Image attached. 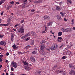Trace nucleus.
Instances as JSON below:
<instances>
[{
    "label": "nucleus",
    "instance_id": "49",
    "mask_svg": "<svg viewBox=\"0 0 75 75\" xmlns=\"http://www.w3.org/2000/svg\"><path fill=\"white\" fill-rule=\"evenodd\" d=\"M62 59H65V58H66V57H65V56H63L62 57Z\"/></svg>",
    "mask_w": 75,
    "mask_h": 75
},
{
    "label": "nucleus",
    "instance_id": "57",
    "mask_svg": "<svg viewBox=\"0 0 75 75\" xmlns=\"http://www.w3.org/2000/svg\"><path fill=\"white\" fill-rule=\"evenodd\" d=\"M14 3V2H13V1H12L10 3V4H13Z\"/></svg>",
    "mask_w": 75,
    "mask_h": 75
},
{
    "label": "nucleus",
    "instance_id": "8",
    "mask_svg": "<svg viewBox=\"0 0 75 75\" xmlns=\"http://www.w3.org/2000/svg\"><path fill=\"white\" fill-rule=\"evenodd\" d=\"M69 74L70 75H75V71L71 70L70 71Z\"/></svg>",
    "mask_w": 75,
    "mask_h": 75
},
{
    "label": "nucleus",
    "instance_id": "19",
    "mask_svg": "<svg viewBox=\"0 0 75 75\" xmlns=\"http://www.w3.org/2000/svg\"><path fill=\"white\" fill-rule=\"evenodd\" d=\"M47 25L48 26H49L50 25V26H51V25H52V24H51V23H47Z\"/></svg>",
    "mask_w": 75,
    "mask_h": 75
},
{
    "label": "nucleus",
    "instance_id": "50",
    "mask_svg": "<svg viewBox=\"0 0 75 75\" xmlns=\"http://www.w3.org/2000/svg\"><path fill=\"white\" fill-rule=\"evenodd\" d=\"M65 32L67 33V32H68V31H68V30L67 29H65Z\"/></svg>",
    "mask_w": 75,
    "mask_h": 75
},
{
    "label": "nucleus",
    "instance_id": "22",
    "mask_svg": "<svg viewBox=\"0 0 75 75\" xmlns=\"http://www.w3.org/2000/svg\"><path fill=\"white\" fill-rule=\"evenodd\" d=\"M44 42H45V41H42L40 42V44L41 45H42L44 43Z\"/></svg>",
    "mask_w": 75,
    "mask_h": 75
},
{
    "label": "nucleus",
    "instance_id": "31",
    "mask_svg": "<svg viewBox=\"0 0 75 75\" xmlns=\"http://www.w3.org/2000/svg\"><path fill=\"white\" fill-rule=\"evenodd\" d=\"M69 51V55H70V56L71 55H72V53L70 51Z\"/></svg>",
    "mask_w": 75,
    "mask_h": 75
},
{
    "label": "nucleus",
    "instance_id": "29",
    "mask_svg": "<svg viewBox=\"0 0 75 75\" xmlns=\"http://www.w3.org/2000/svg\"><path fill=\"white\" fill-rule=\"evenodd\" d=\"M68 29H69V30H68L69 32H71V31H72V28H69Z\"/></svg>",
    "mask_w": 75,
    "mask_h": 75
},
{
    "label": "nucleus",
    "instance_id": "5",
    "mask_svg": "<svg viewBox=\"0 0 75 75\" xmlns=\"http://www.w3.org/2000/svg\"><path fill=\"white\" fill-rule=\"evenodd\" d=\"M44 48H45V45H41L40 50H42V52H43L44 51Z\"/></svg>",
    "mask_w": 75,
    "mask_h": 75
},
{
    "label": "nucleus",
    "instance_id": "35",
    "mask_svg": "<svg viewBox=\"0 0 75 75\" xmlns=\"http://www.w3.org/2000/svg\"><path fill=\"white\" fill-rule=\"evenodd\" d=\"M18 54L20 55V54H22V52H18Z\"/></svg>",
    "mask_w": 75,
    "mask_h": 75
},
{
    "label": "nucleus",
    "instance_id": "45",
    "mask_svg": "<svg viewBox=\"0 0 75 75\" xmlns=\"http://www.w3.org/2000/svg\"><path fill=\"white\" fill-rule=\"evenodd\" d=\"M32 53L33 54H36L37 53V52H36L35 51H33L32 52Z\"/></svg>",
    "mask_w": 75,
    "mask_h": 75
},
{
    "label": "nucleus",
    "instance_id": "1",
    "mask_svg": "<svg viewBox=\"0 0 75 75\" xmlns=\"http://www.w3.org/2000/svg\"><path fill=\"white\" fill-rule=\"evenodd\" d=\"M57 48H58V45L57 44H55L54 45L52 46L51 48V50L52 51H53V50H56Z\"/></svg>",
    "mask_w": 75,
    "mask_h": 75
},
{
    "label": "nucleus",
    "instance_id": "60",
    "mask_svg": "<svg viewBox=\"0 0 75 75\" xmlns=\"http://www.w3.org/2000/svg\"><path fill=\"white\" fill-rule=\"evenodd\" d=\"M41 71H39L38 72V74H41Z\"/></svg>",
    "mask_w": 75,
    "mask_h": 75
},
{
    "label": "nucleus",
    "instance_id": "18",
    "mask_svg": "<svg viewBox=\"0 0 75 75\" xmlns=\"http://www.w3.org/2000/svg\"><path fill=\"white\" fill-rule=\"evenodd\" d=\"M42 0H39L38 1H35V3H41V2H42Z\"/></svg>",
    "mask_w": 75,
    "mask_h": 75
},
{
    "label": "nucleus",
    "instance_id": "11",
    "mask_svg": "<svg viewBox=\"0 0 75 75\" xmlns=\"http://www.w3.org/2000/svg\"><path fill=\"white\" fill-rule=\"evenodd\" d=\"M23 64L24 65H26V66H28V64L27 62L26 61H25L23 62Z\"/></svg>",
    "mask_w": 75,
    "mask_h": 75
},
{
    "label": "nucleus",
    "instance_id": "61",
    "mask_svg": "<svg viewBox=\"0 0 75 75\" xmlns=\"http://www.w3.org/2000/svg\"><path fill=\"white\" fill-rule=\"evenodd\" d=\"M0 49L1 50H4V49L3 48L1 47H0Z\"/></svg>",
    "mask_w": 75,
    "mask_h": 75
},
{
    "label": "nucleus",
    "instance_id": "46",
    "mask_svg": "<svg viewBox=\"0 0 75 75\" xmlns=\"http://www.w3.org/2000/svg\"><path fill=\"white\" fill-rule=\"evenodd\" d=\"M58 39H59V40H61L62 39V37H58Z\"/></svg>",
    "mask_w": 75,
    "mask_h": 75
},
{
    "label": "nucleus",
    "instance_id": "23",
    "mask_svg": "<svg viewBox=\"0 0 75 75\" xmlns=\"http://www.w3.org/2000/svg\"><path fill=\"white\" fill-rule=\"evenodd\" d=\"M11 7H12V6H11L10 5L9 6H8L7 7V10H9L10 8H11Z\"/></svg>",
    "mask_w": 75,
    "mask_h": 75
},
{
    "label": "nucleus",
    "instance_id": "38",
    "mask_svg": "<svg viewBox=\"0 0 75 75\" xmlns=\"http://www.w3.org/2000/svg\"><path fill=\"white\" fill-rule=\"evenodd\" d=\"M14 35L12 34L11 35V38H14Z\"/></svg>",
    "mask_w": 75,
    "mask_h": 75
},
{
    "label": "nucleus",
    "instance_id": "10",
    "mask_svg": "<svg viewBox=\"0 0 75 75\" xmlns=\"http://www.w3.org/2000/svg\"><path fill=\"white\" fill-rule=\"evenodd\" d=\"M10 25V23H7L6 24H1L0 25V26H8Z\"/></svg>",
    "mask_w": 75,
    "mask_h": 75
},
{
    "label": "nucleus",
    "instance_id": "58",
    "mask_svg": "<svg viewBox=\"0 0 75 75\" xmlns=\"http://www.w3.org/2000/svg\"><path fill=\"white\" fill-rule=\"evenodd\" d=\"M6 55H7V56L8 55H9V53L8 52H7L6 53Z\"/></svg>",
    "mask_w": 75,
    "mask_h": 75
},
{
    "label": "nucleus",
    "instance_id": "14",
    "mask_svg": "<svg viewBox=\"0 0 75 75\" xmlns=\"http://www.w3.org/2000/svg\"><path fill=\"white\" fill-rule=\"evenodd\" d=\"M62 32H59L58 33V36H59V37H60V36H61V35H62Z\"/></svg>",
    "mask_w": 75,
    "mask_h": 75
},
{
    "label": "nucleus",
    "instance_id": "63",
    "mask_svg": "<svg viewBox=\"0 0 75 75\" xmlns=\"http://www.w3.org/2000/svg\"><path fill=\"white\" fill-rule=\"evenodd\" d=\"M73 44H71L70 45V47H72L73 46Z\"/></svg>",
    "mask_w": 75,
    "mask_h": 75
},
{
    "label": "nucleus",
    "instance_id": "6",
    "mask_svg": "<svg viewBox=\"0 0 75 75\" xmlns=\"http://www.w3.org/2000/svg\"><path fill=\"white\" fill-rule=\"evenodd\" d=\"M50 19V17L48 16H47V15H45L44 16V20H48Z\"/></svg>",
    "mask_w": 75,
    "mask_h": 75
},
{
    "label": "nucleus",
    "instance_id": "42",
    "mask_svg": "<svg viewBox=\"0 0 75 75\" xmlns=\"http://www.w3.org/2000/svg\"><path fill=\"white\" fill-rule=\"evenodd\" d=\"M57 67V65H55L53 67V69H54L55 68H56V67Z\"/></svg>",
    "mask_w": 75,
    "mask_h": 75
},
{
    "label": "nucleus",
    "instance_id": "34",
    "mask_svg": "<svg viewBox=\"0 0 75 75\" xmlns=\"http://www.w3.org/2000/svg\"><path fill=\"white\" fill-rule=\"evenodd\" d=\"M20 4V2H16L15 3V5H16V4Z\"/></svg>",
    "mask_w": 75,
    "mask_h": 75
},
{
    "label": "nucleus",
    "instance_id": "26",
    "mask_svg": "<svg viewBox=\"0 0 75 75\" xmlns=\"http://www.w3.org/2000/svg\"><path fill=\"white\" fill-rule=\"evenodd\" d=\"M60 13L61 14V15L62 16H64V13H62V12H60Z\"/></svg>",
    "mask_w": 75,
    "mask_h": 75
},
{
    "label": "nucleus",
    "instance_id": "44",
    "mask_svg": "<svg viewBox=\"0 0 75 75\" xmlns=\"http://www.w3.org/2000/svg\"><path fill=\"white\" fill-rule=\"evenodd\" d=\"M3 57V55L2 54H1L0 56V58H1Z\"/></svg>",
    "mask_w": 75,
    "mask_h": 75
},
{
    "label": "nucleus",
    "instance_id": "4",
    "mask_svg": "<svg viewBox=\"0 0 75 75\" xmlns=\"http://www.w3.org/2000/svg\"><path fill=\"white\" fill-rule=\"evenodd\" d=\"M31 33L32 34V36L33 37H35V38H36L37 37V34L35 33L32 31L31 32Z\"/></svg>",
    "mask_w": 75,
    "mask_h": 75
},
{
    "label": "nucleus",
    "instance_id": "16",
    "mask_svg": "<svg viewBox=\"0 0 75 75\" xmlns=\"http://www.w3.org/2000/svg\"><path fill=\"white\" fill-rule=\"evenodd\" d=\"M67 1L68 4H69V3H70V4H72V2L71 1V0H67Z\"/></svg>",
    "mask_w": 75,
    "mask_h": 75
},
{
    "label": "nucleus",
    "instance_id": "9",
    "mask_svg": "<svg viewBox=\"0 0 75 75\" xmlns=\"http://www.w3.org/2000/svg\"><path fill=\"white\" fill-rule=\"evenodd\" d=\"M30 59H31L33 62H35V59L33 58V57H31L30 58Z\"/></svg>",
    "mask_w": 75,
    "mask_h": 75
},
{
    "label": "nucleus",
    "instance_id": "25",
    "mask_svg": "<svg viewBox=\"0 0 75 75\" xmlns=\"http://www.w3.org/2000/svg\"><path fill=\"white\" fill-rule=\"evenodd\" d=\"M11 21V19H10V18H8V20H7L8 23H10Z\"/></svg>",
    "mask_w": 75,
    "mask_h": 75
},
{
    "label": "nucleus",
    "instance_id": "2",
    "mask_svg": "<svg viewBox=\"0 0 75 75\" xmlns=\"http://www.w3.org/2000/svg\"><path fill=\"white\" fill-rule=\"evenodd\" d=\"M18 32L19 33H24V28L23 27H21L18 30Z\"/></svg>",
    "mask_w": 75,
    "mask_h": 75
},
{
    "label": "nucleus",
    "instance_id": "43",
    "mask_svg": "<svg viewBox=\"0 0 75 75\" xmlns=\"http://www.w3.org/2000/svg\"><path fill=\"white\" fill-rule=\"evenodd\" d=\"M24 20H22L21 22V23H24Z\"/></svg>",
    "mask_w": 75,
    "mask_h": 75
},
{
    "label": "nucleus",
    "instance_id": "56",
    "mask_svg": "<svg viewBox=\"0 0 75 75\" xmlns=\"http://www.w3.org/2000/svg\"><path fill=\"white\" fill-rule=\"evenodd\" d=\"M63 47V45H62L61 46L59 47V48H61Z\"/></svg>",
    "mask_w": 75,
    "mask_h": 75
},
{
    "label": "nucleus",
    "instance_id": "7",
    "mask_svg": "<svg viewBox=\"0 0 75 75\" xmlns=\"http://www.w3.org/2000/svg\"><path fill=\"white\" fill-rule=\"evenodd\" d=\"M0 45H6V41H2L0 43Z\"/></svg>",
    "mask_w": 75,
    "mask_h": 75
},
{
    "label": "nucleus",
    "instance_id": "15",
    "mask_svg": "<svg viewBox=\"0 0 75 75\" xmlns=\"http://www.w3.org/2000/svg\"><path fill=\"white\" fill-rule=\"evenodd\" d=\"M34 44V41L33 40H31L30 43V45H33Z\"/></svg>",
    "mask_w": 75,
    "mask_h": 75
},
{
    "label": "nucleus",
    "instance_id": "41",
    "mask_svg": "<svg viewBox=\"0 0 75 75\" xmlns=\"http://www.w3.org/2000/svg\"><path fill=\"white\" fill-rule=\"evenodd\" d=\"M11 41H13L14 40V38H11Z\"/></svg>",
    "mask_w": 75,
    "mask_h": 75
},
{
    "label": "nucleus",
    "instance_id": "52",
    "mask_svg": "<svg viewBox=\"0 0 75 75\" xmlns=\"http://www.w3.org/2000/svg\"><path fill=\"white\" fill-rule=\"evenodd\" d=\"M18 25V24H17L15 26V27H16V28L17 27Z\"/></svg>",
    "mask_w": 75,
    "mask_h": 75
},
{
    "label": "nucleus",
    "instance_id": "33",
    "mask_svg": "<svg viewBox=\"0 0 75 75\" xmlns=\"http://www.w3.org/2000/svg\"><path fill=\"white\" fill-rule=\"evenodd\" d=\"M30 33H29L27 34L26 36L28 37V36H30Z\"/></svg>",
    "mask_w": 75,
    "mask_h": 75
},
{
    "label": "nucleus",
    "instance_id": "27",
    "mask_svg": "<svg viewBox=\"0 0 75 75\" xmlns=\"http://www.w3.org/2000/svg\"><path fill=\"white\" fill-rule=\"evenodd\" d=\"M44 28H45V31H47V26H46L45 25L44 26Z\"/></svg>",
    "mask_w": 75,
    "mask_h": 75
},
{
    "label": "nucleus",
    "instance_id": "62",
    "mask_svg": "<svg viewBox=\"0 0 75 75\" xmlns=\"http://www.w3.org/2000/svg\"><path fill=\"white\" fill-rule=\"evenodd\" d=\"M69 47L68 46L67 47V50H69Z\"/></svg>",
    "mask_w": 75,
    "mask_h": 75
},
{
    "label": "nucleus",
    "instance_id": "28",
    "mask_svg": "<svg viewBox=\"0 0 75 75\" xmlns=\"http://www.w3.org/2000/svg\"><path fill=\"white\" fill-rule=\"evenodd\" d=\"M16 46L15 45H14L12 46V47H13V49H14V50H16Z\"/></svg>",
    "mask_w": 75,
    "mask_h": 75
},
{
    "label": "nucleus",
    "instance_id": "48",
    "mask_svg": "<svg viewBox=\"0 0 75 75\" xmlns=\"http://www.w3.org/2000/svg\"><path fill=\"white\" fill-rule=\"evenodd\" d=\"M71 22H74L75 21H74V19H72L71 21Z\"/></svg>",
    "mask_w": 75,
    "mask_h": 75
},
{
    "label": "nucleus",
    "instance_id": "39",
    "mask_svg": "<svg viewBox=\"0 0 75 75\" xmlns=\"http://www.w3.org/2000/svg\"><path fill=\"white\" fill-rule=\"evenodd\" d=\"M23 2L24 3H25V2H27V0H22Z\"/></svg>",
    "mask_w": 75,
    "mask_h": 75
},
{
    "label": "nucleus",
    "instance_id": "37",
    "mask_svg": "<svg viewBox=\"0 0 75 75\" xmlns=\"http://www.w3.org/2000/svg\"><path fill=\"white\" fill-rule=\"evenodd\" d=\"M57 41H58V42H61V40H59V39H57Z\"/></svg>",
    "mask_w": 75,
    "mask_h": 75
},
{
    "label": "nucleus",
    "instance_id": "40",
    "mask_svg": "<svg viewBox=\"0 0 75 75\" xmlns=\"http://www.w3.org/2000/svg\"><path fill=\"white\" fill-rule=\"evenodd\" d=\"M29 39H30V38H27V39H26L25 41H28V40H29Z\"/></svg>",
    "mask_w": 75,
    "mask_h": 75
},
{
    "label": "nucleus",
    "instance_id": "64",
    "mask_svg": "<svg viewBox=\"0 0 75 75\" xmlns=\"http://www.w3.org/2000/svg\"><path fill=\"white\" fill-rule=\"evenodd\" d=\"M73 30H75V27H74L73 28Z\"/></svg>",
    "mask_w": 75,
    "mask_h": 75
},
{
    "label": "nucleus",
    "instance_id": "51",
    "mask_svg": "<svg viewBox=\"0 0 75 75\" xmlns=\"http://www.w3.org/2000/svg\"><path fill=\"white\" fill-rule=\"evenodd\" d=\"M22 7V8H25V6L24 5H23Z\"/></svg>",
    "mask_w": 75,
    "mask_h": 75
},
{
    "label": "nucleus",
    "instance_id": "17",
    "mask_svg": "<svg viewBox=\"0 0 75 75\" xmlns=\"http://www.w3.org/2000/svg\"><path fill=\"white\" fill-rule=\"evenodd\" d=\"M50 49H51V48H50V47H48V48H46V51H50Z\"/></svg>",
    "mask_w": 75,
    "mask_h": 75
},
{
    "label": "nucleus",
    "instance_id": "32",
    "mask_svg": "<svg viewBox=\"0 0 75 75\" xmlns=\"http://www.w3.org/2000/svg\"><path fill=\"white\" fill-rule=\"evenodd\" d=\"M25 69H26V70H27L28 71H29V70H30V67H28L25 68Z\"/></svg>",
    "mask_w": 75,
    "mask_h": 75
},
{
    "label": "nucleus",
    "instance_id": "36",
    "mask_svg": "<svg viewBox=\"0 0 75 75\" xmlns=\"http://www.w3.org/2000/svg\"><path fill=\"white\" fill-rule=\"evenodd\" d=\"M62 31H65V29H64V28H62Z\"/></svg>",
    "mask_w": 75,
    "mask_h": 75
},
{
    "label": "nucleus",
    "instance_id": "13",
    "mask_svg": "<svg viewBox=\"0 0 75 75\" xmlns=\"http://www.w3.org/2000/svg\"><path fill=\"white\" fill-rule=\"evenodd\" d=\"M56 17L58 20H61V17L59 15H57Z\"/></svg>",
    "mask_w": 75,
    "mask_h": 75
},
{
    "label": "nucleus",
    "instance_id": "59",
    "mask_svg": "<svg viewBox=\"0 0 75 75\" xmlns=\"http://www.w3.org/2000/svg\"><path fill=\"white\" fill-rule=\"evenodd\" d=\"M64 20L65 21H67V19L64 18Z\"/></svg>",
    "mask_w": 75,
    "mask_h": 75
},
{
    "label": "nucleus",
    "instance_id": "55",
    "mask_svg": "<svg viewBox=\"0 0 75 75\" xmlns=\"http://www.w3.org/2000/svg\"><path fill=\"white\" fill-rule=\"evenodd\" d=\"M31 11H32V12H34V11H35V10H34V9H32L31 10Z\"/></svg>",
    "mask_w": 75,
    "mask_h": 75
},
{
    "label": "nucleus",
    "instance_id": "12",
    "mask_svg": "<svg viewBox=\"0 0 75 75\" xmlns=\"http://www.w3.org/2000/svg\"><path fill=\"white\" fill-rule=\"evenodd\" d=\"M63 71H62V70H61L60 71L59 70H57L56 71V72H57L58 74L59 73H62Z\"/></svg>",
    "mask_w": 75,
    "mask_h": 75
},
{
    "label": "nucleus",
    "instance_id": "53",
    "mask_svg": "<svg viewBox=\"0 0 75 75\" xmlns=\"http://www.w3.org/2000/svg\"><path fill=\"white\" fill-rule=\"evenodd\" d=\"M11 69L12 70V71H14V69L13 68V67H11Z\"/></svg>",
    "mask_w": 75,
    "mask_h": 75
},
{
    "label": "nucleus",
    "instance_id": "54",
    "mask_svg": "<svg viewBox=\"0 0 75 75\" xmlns=\"http://www.w3.org/2000/svg\"><path fill=\"white\" fill-rule=\"evenodd\" d=\"M62 2H60L59 3V5H60V6H61V5H62Z\"/></svg>",
    "mask_w": 75,
    "mask_h": 75
},
{
    "label": "nucleus",
    "instance_id": "30",
    "mask_svg": "<svg viewBox=\"0 0 75 75\" xmlns=\"http://www.w3.org/2000/svg\"><path fill=\"white\" fill-rule=\"evenodd\" d=\"M3 3H4L3 2V1L1 0L0 1V5H1V4H2Z\"/></svg>",
    "mask_w": 75,
    "mask_h": 75
},
{
    "label": "nucleus",
    "instance_id": "3",
    "mask_svg": "<svg viewBox=\"0 0 75 75\" xmlns=\"http://www.w3.org/2000/svg\"><path fill=\"white\" fill-rule=\"evenodd\" d=\"M11 65L14 68H16L17 66V64H16V63H14V62H12V63H11Z\"/></svg>",
    "mask_w": 75,
    "mask_h": 75
},
{
    "label": "nucleus",
    "instance_id": "47",
    "mask_svg": "<svg viewBox=\"0 0 75 75\" xmlns=\"http://www.w3.org/2000/svg\"><path fill=\"white\" fill-rule=\"evenodd\" d=\"M24 38H25V36H22L21 38V39H24Z\"/></svg>",
    "mask_w": 75,
    "mask_h": 75
},
{
    "label": "nucleus",
    "instance_id": "24",
    "mask_svg": "<svg viewBox=\"0 0 75 75\" xmlns=\"http://www.w3.org/2000/svg\"><path fill=\"white\" fill-rule=\"evenodd\" d=\"M69 67L71 68H74V66L72 65L71 64H70L69 65Z\"/></svg>",
    "mask_w": 75,
    "mask_h": 75
},
{
    "label": "nucleus",
    "instance_id": "20",
    "mask_svg": "<svg viewBox=\"0 0 75 75\" xmlns=\"http://www.w3.org/2000/svg\"><path fill=\"white\" fill-rule=\"evenodd\" d=\"M31 47V46L28 45L25 47V48L26 49H28V48H29Z\"/></svg>",
    "mask_w": 75,
    "mask_h": 75
},
{
    "label": "nucleus",
    "instance_id": "21",
    "mask_svg": "<svg viewBox=\"0 0 75 75\" xmlns=\"http://www.w3.org/2000/svg\"><path fill=\"white\" fill-rule=\"evenodd\" d=\"M56 10H59V6H56Z\"/></svg>",
    "mask_w": 75,
    "mask_h": 75
}]
</instances>
